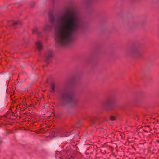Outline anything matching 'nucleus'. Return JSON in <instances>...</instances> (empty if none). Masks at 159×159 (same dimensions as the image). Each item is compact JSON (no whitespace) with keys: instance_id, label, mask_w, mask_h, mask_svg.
<instances>
[{"instance_id":"obj_10","label":"nucleus","mask_w":159,"mask_h":159,"mask_svg":"<svg viewBox=\"0 0 159 159\" xmlns=\"http://www.w3.org/2000/svg\"><path fill=\"white\" fill-rule=\"evenodd\" d=\"M18 22H14L13 21V23H12V24L14 25H17L18 24Z\"/></svg>"},{"instance_id":"obj_2","label":"nucleus","mask_w":159,"mask_h":159,"mask_svg":"<svg viewBox=\"0 0 159 159\" xmlns=\"http://www.w3.org/2000/svg\"><path fill=\"white\" fill-rule=\"evenodd\" d=\"M70 98L69 92H64L61 93L60 102V105L62 106H66L67 104L68 100Z\"/></svg>"},{"instance_id":"obj_1","label":"nucleus","mask_w":159,"mask_h":159,"mask_svg":"<svg viewBox=\"0 0 159 159\" xmlns=\"http://www.w3.org/2000/svg\"><path fill=\"white\" fill-rule=\"evenodd\" d=\"M81 27V19L77 13L68 11L63 13L56 21L55 30L56 42L61 46L69 45Z\"/></svg>"},{"instance_id":"obj_8","label":"nucleus","mask_w":159,"mask_h":159,"mask_svg":"<svg viewBox=\"0 0 159 159\" xmlns=\"http://www.w3.org/2000/svg\"><path fill=\"white\" fill-rule=\"evenodd\" d=\"M110 120L111 121H114L116 120V117L114 116H111L110 117Z\"/></svg>"},{"instance_id":"obj_9","label":"nucleus","mask_w":159,"mask_h":159,"mask_svg":"<svg viewBox=\"0 0 159 159\" xmlns=\"http://www.w3.org/2000/svg\"><path fill=\"white\" fill-rule=\"evenodd\" d=\"M49 16L52 21H53L54 20V16L52 15H50Z\"/></svg>"},{"instance_id":"obj_6","label":"nucleus","mask_w":159,"mask_h":159,"mask_svg":"<svg viewBox=\"0 0 159 159\" xmlns=\"http://www.w3.org/2000/svg\"><path fill=\"white\" fill-rule=\"evenodd\" d=\"M55 87L54 85L53 84H52L51 85V90L52 93H54L55 91Z\"/></svg>"},{"instance_id":"obj_7","label":"nucleus","mask_w":159,"mask_h":159,"mask_svg":"<svg viewBox=\"0 0 159 159\" xmlns=\"http://www.w3.org/2000/svg\"><path fill=\"white\" fill-rule=\"evenodd\" d=\"M33 32L34 34H36L38 35L39 34L38 30L37 28L34 29L33 30Z\"/></svg>"},{"instance_id":"obj_11","label":"nucleus","mask_w":159,"mask_h":159,"mask_svg":"<svg viewBox=\"0 0 159 159\" xmlns=\"http://www.w3.org/2000/svg\"><path fill=\"white\" fill-rule=\"evenodd\" d=\"M70 135V134H68L67 135H66V136H69V135Z\"/></svg>"},{"instance_id":"obj_4","label":"nucleus","mask_w":159,"mask_h":159,"mask_svg":"<svg viewBox=\"0 0 159 159\" xmlns=\"http://www.w3.org/2000/svg\"><path fill=\"white\" fill-rule=\"evenodd\" d=\"M37 49L40 50L42 48L43 46L40 41H37L36 43Z\"/></svg>"},{"instance_id":"obj_5","label":"nucleus","mask_w":159,"mask_h":159,"mask_svg":"<svg viewBox=\"0 0 159 159\" xmlns=\"http://www.w3.org/2000/svg\"><path fill=\"white\" fill-rule=\"evenodd\" d=\"M51 30V27L48 25H46L43 29V30L44 31H48Z\"/></svg>"},{"instance_id":"obj_3","label":"nucleus","mask_w":159,"mask_h":159,"mask_svg":"<svg viewBox=\"0 0 159 159\" xmlns=\"http://www.w3.org/2000/svg\"><path fill=\"white\" fill-rule=\"evenodd\" d=\"M53 53L52 51L49 50L47 51L45 54V56L47 59H49L52 57Z\"/></svg>"}]
</instances>
